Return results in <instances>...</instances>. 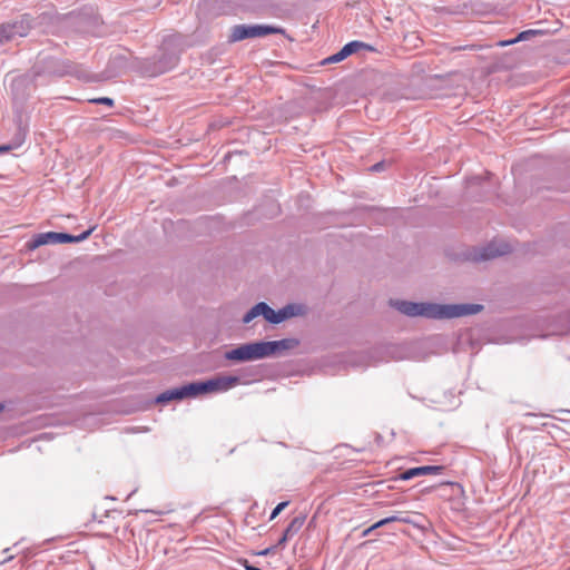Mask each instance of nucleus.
Here are the masks:
<instances>
[{"mask_svg":"<svg viewBox=\"0 0 570 570\" xmlns=\"http://www.w3.org/2000/svg\"><path fill=\"white\" fill-rule=\"evenodd\" d=\"M261 302L255 304L249 311H247L243 318H242V323L243 324H249L250 322H253L255 318L262 316V313H261Z\"/></svg>","mask_w":570,"mask_h":570,"instance_id":"nucleus-16","label":"nucleus"},{"mask_svg":"<svg viewBox=\"0 0 570 570\" xmlns=\"http://www.w3.org/2000/svg\"><path fill=\"white\" fill-rule=\"evenodd\" d=\"M92 230L94 228H89L78 236L56 232L41 233L36 235L32 240L28 242L27 247L28 249L33 250L47 244L79 243L87 239Z\"/></svg>","mask_w":570,"mask_h":570,"instance_id":"nucleus-4","label":"nucleus"},{"mask_svg":"<svg viewBox=\"0 0 570 570\" xmlns=\"http://www.w3.org/2000/svg\"><path fill=\"white\" fill-rule=\"evenodd\" d=\"M264 358L283 356L286 352L297 347V338H283L278 341H261Z\"/></svg>","mask_w":570,"mask_h":570,"instance_id":"nucleus-9","label":"nucleus"},{"mask_svg":"<svg viewBox=\"0 0 570 570\" xmlns=\"http://www.w3.org/2000/svg\"><path fill=\"white\" fill-rule=\"evenodd\" d=\"M3 410V405L0 403V412Z\"/></svg>","mask_w":570,"mask_h":570,"instance_id":"nucleus-26","label":"nucleus"},{"mask_svg":"<svg viewBox=\"0 0 570 570\" xmlns=\"http://www.w3.org/2000/svg\"><path fill=\"white\" fill-rule=\"evenodd\" d=\"M343 48L350 56L354 52L360 51L361 49L373 50V48L371 46H368L364 42H361V41H351V42L346 43Z\"/></svg>","mask_w":570,"mask_h":570,"instance_id":"nucleus-17","label":"nucleus"},{"mask_svg":"<svg viewBox=\"0 0 570 570\" xmlns=\"http://www.w3.org/2000/svg\"><path fill=\"white\" fill-rule=\"evenodd\" d=\"M282 28L267 24H236L230 28L229 42H237L245 39L263 38L268 35L283 33Z\"/></svg>","mask_w":570,"mask_h":570,"instance_id":"nucleus-2","label":"nucleus"},{"mask_svg":"<svg viewBox=\"0 0 570 570\" xmlns=\"http://www.w3.org/2000/svg\"><path fill=\"white\" fill-rule=\"evenodd\" d=\"M90 102L114 106V100L111 98H108V97H101V98L91 99Z\"/></svg>","mask_w":570,"mask_h":570,"instance_id":"nucleus-20","label":"nucleus"},{"mask_svg":"<svg viewBox=\"0 0 570 570\" xmlns=\"http://www.w3.org/2000/svg\"><path fill=\"white\" fill-rule=\"evenodd\" d=\"M262 317L271 324H279L295 316L305 313V307L301 304H287L278 311L273 309L267 303L261 302Z\"/></svg>","mask_w":570,"mask_h":570,"instance_id":"nucleus-6","label":"nucleus"},{"mask_svg":"<svg viewBox=\"0 0 570 570\" xmlns=\"http://www.w3.org/2000/svg\"><path fill=\"white\" fill-rule=\"evenodd\" d=\"M288 505V501H284L278 503L271 514V520L275 519L286 507Z\"/></svg>","mask_w":570,"mask_h":570,"instance_id":"nucleus-19","label":"nucleus"},{"mask_svg":"<svg viewBox=\"0 0 570 570\" xmlns=\"http://www.w3.org/2000/svg\"><path fill=\"white\" fill-rule=\"evenodd\" d=\"M443 466L441 465H424V466H417V468H412V469H409L406 471H404L403 473L400 474L399 479L400 480H403V481H407V480H411L415 476H420V475H429V474H441V472L443 471Z\"/></svg>","mask_w":570,"mask_h":570,"instance_id":"nucleus-12","label":"nucleus"},{"mask_svg":"<svg viewBox=\"0 0 570 570\" xmlns=\"http://www.w3.org/2000/svg\"><path fill=\"white\" fill-rule=\"evenodd\" d=\"M383 167H384V164H383V163H377V164L373 165L371 169H372L373 171H380V170H382V169H383Z\"/></svg>","mask_w":570,"mask_h":570,"instance_id":"nucleus-22","label":"nucleus"},{"mask_svg":"<svg viewBox=\"0 0 570 570\" xmlns=\"http://www.w3.org/2000/svg\"><path fill=\"white\" fill-rule=\"evenodd\" d=\"M291 538L284 532L277 542V547L284 546Z\"/></svg>","mask_w":570,"mask_h":570,"instance_id":"nucleus-21","label":"nucleus"},{"mask_svg":"<svg viewBox=\"0 0 570 570\" xmlns=\"http://www.w3.org/2000/svg\"><path fill=\"white\" fill-rule=\"evenodd\" d=\"M11 149L9 145H0V153H7Z\"/></svg>","mask_w":570,"mask_h":570,"instance_id":"nucleus-24","label":"nucleus"},{"mask_svg":"<svg viewBox=\"0 0 570 570\" xmlns=\"http://www.w3.org/2000/svg\"><path fill=\"white\" fill-rule=\"evenodd\" d=\"M186 397H193L191 390H189V384L183 385L179 387H175L171 390H167V391L160 393L156 397V402L165 404V403H168L174 400H183Z\"/></svg>","mask_w":570,"mask_h":570,"instance_id":"nucleus-11","label":"nucleus"},{"mask_svg":"<svg viewBox=\"0 0 570 570\" xmlns=\"http://www.w3.org/2000/svg\"><path fill=\"white\" fill-rule=\"evenodd\" d=\"M391 522H403V523H410V520L406 519V518H402L400 515H391V517H387L385 519H382L380 521H377L376 523H374L372 527H370L368 529H366L364 531V535H367L370 532H372L374 529H377V528H381L385 524H389Z\"/></svg>","mask_w":570,"mask_h":570,"instance_id":"nucleus-13","label":"nucleus"},{"mask_svg":"<svg viewBox=\"0 0 570 570\" xmlns=\"http://www.w3.org/2000/svg\"><path fill=\"white\" fill-rule=\"evenodd\" d=\"M32 28V19L23 14L12 22L0 26V46L17 38L26 37Z\"/></svg>","mask_w":570,"mask_h":570,"instance_id":"nucleus-8","label":"nucleus"},{"mask_svg":"<svg viewBox=\"0 0 570 570\" xmlns=\"http://www.w3.org/2000/svg\"><path fill=\"white\" fill-rule=\"evenodd\" d=\"M305 519L306 517L305 515H297L295 517L291 522L289 524L287 525V528L285 529V533L292 538L293 535H295L301 529L302 527L304 525V522H305Z\"/></svg>","mask_w":570,"mask_h":570,"instance_id":"nucleus-14","label":"nucleus"},{"mask_svg":"<svg viewBox=\"0 0 570 570\" xmlns=\"http://www.w3.org/2000/svg\"><path fill=\"white\" fill-rule=\"evenodd\" d=\"M224 358L232 362H252L257 360H263V347L262 342H249L245 344H240L235 348L226 351L224 354Z\"/></svg>","mask_w":570,"mask_h":570,"instance_id":"nucleus-7","label":"nucleus"},{"mask_svg":"<svg viewBox=\"0 0 570 570\" xmlns=\"http://www.w3.org/2000/svg\"><path fill=\"white\" fill-rule=\"evenodd\" d=\"M537 33H538L537 30H525V31L520 32L517 38H514L512 40L500 41L498 45L501 46V47L513 45V43H517L519 41L527 40V39H529L530 37L534 36Z\"/></svg>","mask_w":570,"mask_h":570,"instance_id":"nucleus-15","label":"nucleus"},{"mask_svg":"<svg viewBox=\"0 0 570 570\" xmlns=\"http://www.w3.org/2000/svg\"><path fill=\"white\" fill-rule=\"evenodd\" d=\"M178 62L176 52H167L165 49L151 59H146L141 65V70L148 77H156L171 70Z\"/></svg>","mask_w":570,"mask_h":570,"instance_id":"nucleus-5","label":"nucleus"},{"mask_svg":"<svg viewBox=\"0 0 570 570\" xmlns=\"http://www.w3.org/2000/svg\"><path fill=\"white\" fill-rule=\"evenodd\" d=\"M512 250V247L509 243L503 239H494L484 246L478 256L475 257L478 261H487L492 259L505 254H509Z\"/></svg>","mask_w":570,"mask_h":570,"instance_id":"nucleus-10","label":"nucleus"},{"mask_svg":"<svg viewBox=\"0 0 570 570\" xmlns=\"http://www.w3.org/2000/svg\"><path fill=\"white\" fill-rule=\"evenodd\" d=\"M399 312L406 316H421L431 320H451L455 317L474 315L483 309L480 304H438L395 301L391 303Z\"/></svg>","mask_w":570,"mask_h":570,"instance_id":"nucleus-1","label":"nucleus"},{"mask_svg":"<svg viewBox=\"0 0 570 570\" xmlns=\"http://www.w3.org/2000/svg\"><path fill=\"white\" fill-rule=\"evenodd\" d=\"M145 512L153 513V514H160L161 513L160 511H155V510H146Z\"/></svg>","mask_w":570,"mask_h":570,"instance_id":"nucleus-25","label":"nucleus"},{"mask_svg":"<svg viewBox=\"0 0 570 570\" xmlns=\"http://www.w3.org/2000/svg\"><path fill=\"white\" fill-rule=\"evenodd\" d=\"M348 56L350 55L345 51V49L342 48L338 52H336V53L330 56L328 58H326L323 61V65L340 62V61L344 60L345 58H347Z\"/></svg>","mask_w":570,"mask_h":570,"instance_id":"nucleus-18","label":"nucleus"},{"mask_svg":"<svg viewBox=\"0 0 570 570\" xmlns=\"http://www.w3.org/2000/svg\"><path fill=\"white\" fill-rule=\"evenodd\" d=\"M274 550V547H271V548H266L265 550L261 551L258 554L261 556H268L273 552Z\"/></svg>","mask_w":570,"mask_h":570,"instance_id":"nucleus-23","label":"nucleus"},{"mask_svg":"<svg viewBox=\"0 0 570 570\" xmlns=\"http://www.w3.org/2000/svg\"><path fill=\"white\" fill-rule=\"evenodd\" d=\"M239 383L238 376L233 375H224L216 376L214 379L203 381V382H194L189 384V390H191V395L197 396L199 394L214 393V392H225L229 389L234 387Z\"/></svg>","mask_w":570,"mask_h":570,"instance_id":"nucleus-3","label":"nucleus"}]
</instances>
